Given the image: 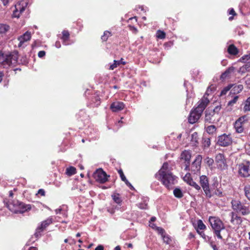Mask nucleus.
Wrapping results in <instances>:
<instances>
[{
	"instance_id": "4d7b16f0",
	"label": "nucleus",
	"mask_w": 250,
	"mask_h": 250,
	"mask_svg": "<svg viewBox=\"0 0 250 250\" xmlns=\"http://www.w3.org/2000/svg\"><path fill=\"white\" fill-rule=\"evenodd\" d=\"M125 183L126 184V185L127 186H128V187H131V188H133V187L132 186V185H131V184L127 181V180L126 179V180L125 181H124Z\"/></svg>"
},
{
	"instance_id": "09e8293b",
	"label": "nucleus",
	"mask_w": 250,
	"mask_h": 250,
	"mask_svg": "<svg viewBox=\"0 0 250 250\" xmlns=\"http://www.w3.org/2000/svg\"><path fill=\"white\" fill-rule=\"evenodd\" d=\"M118 172L120 175L122 180V181L126 180V178H125V175L124 174V173H123V171H122V169L119 170L118 171Z\"/></svg>"
},
{
	"instance_id": "9b49d317",
	"label": "nucleus",
	"mask_w": 250,
	"mask_h": 250,
	"mask_svg": "<svg viewBox=\"0 0 250 250\" xmlns=\"http://www.w3.org/2000/svg\"><path fill=\"white\" fill-rule=\"evenodd\" d=\"M53 220L51 217H49L46 220L42 221L41 225L37 228L36 232L35 233V235H36V237L40 236L41 235L40 232L42 231L46 227L51 224Z\"/></svg>"
},
{
	"instance_id": "de8ad7c7",
	"label": "nucleus",
	"mask_w": 250,
	"mask_h": 250,
	"mask_svg": "<svg viewBox=\"0 0 250 250\" xmlns=\"http://www.w3.org/2000/svg\"><path fill=\"white\" fill-rule=\"evenodd\" d=\"M112 198L114 200V201L117 204H119L121 202V199L117 195L112 196Z\"/></svg>"
},
{
	"instance_id": "ea45409f",
	"label": "nucleus",
	"mask_w": 250,
	"mask_h": 250,
	"mask_svg": "<svg viewBox=\"0 0 250 250\" xmlns=\"http://www.w3.org/2000/svg\"><path fill=\"white\" fill-rule=\"evenodd\" d=\"M190 186L194 187L197 190H200V186L196 184L195 182H194L193 180L192 181H190V183L189 184Z\"/></svg>"
},
{
	"instance_id": "e2e57ef3",
	"label": "nucleus",
	"mask_w": 250,
	"mask_h": 250,
	"mask_svg": "<svg viewBox=\"0 0 250 250\" xmlns=\"http://www.w3.org/2000/svg\"><path fill=\"white\" fill-rule=\"evenodd\" d=\"M56 46L57 47V48H59L61 47V45L60 44L59 42H56V44H55Z\"/></svg>"
},
{
	"instance_id": "58836bf2",
	"label": "nucleus",
	"mask_w": 250,
	"mask_h": 250,
	"mask_svg": "<svg viewBox=\"0 0 250 250\" xmlns=\"http://www.w3.org/2000/svg\"><path fill=\"white\" fill-rule=\"evenodd\" d=\"M164 242L167 244H169L170 239L169 237L166 235V233L162 236Z\"/></svg>"
},
{
	"instance_id": "7c9ffc66",
	"label": "nucleus",
	"mask_w": 250,
	"mask_h": 250,
	"mask_svg": "<svg viewBox=\"0 0 250 250\" xmlns=\"http://www.w3.org/2000/svg\"><path fill=\"white\" fill-rule=\"evenodd\" d=\"M216 131V127L214 125H210L207 128V131L209 134H213Z\"/></svg>"
},
{
	"instance_id": "79ce46f5",
	"label": "nucleus",
	"mask_w": 250,
	"mask_h": 250,
	"mask_svg": "<svg viewBox=\"0 0 250 250\" xmlns=\"http://www.w3.org/2000/svg\"><path fill=\"white\" fill-rule=\"evenodd\" d=\"M206 163L208 164V165L210 167L212 165V164L214 163V160L212 158H207L206 159Z\"/></svg>"
},
{
	"instance_id": "b1692460",
	"label": "nucleus",
	"mask_w": 250,
	"mask_h": 250,
	"mask_svg": "<svg viewBox=\"0 0 250 250\" xmlns=\"http://www.w3.org/2000/svg\"><path fill=\"white\" fill-rule=\"evenodd\" d=\"M173 194L174 195L178 198H181L183 196L182 190L179 188H176L173 190Z\"/></svg>"
},
{
	"instance_id": "6e6552de",
	"label": "nucleus",
	"mask_w": 250,
	"mask_h": 250,
	"mask_svg": "<svg viewBox=\"0 0 250 250\" xmlns=\"http://www.w3.org/2000/svg\"><path fill=\"white\" fill-rule=\"evenodd\" d=\"M27 1L26 0L21 1L15 6V10L13 11V16L15 18H19L20 14H21L27 6Z\"/></svg>"
},
{
	"instance_id": "f257e3e1",
	"label": "nucleus",
	"mask_w": 250,
	"mask_h": 250,
	"mask_svg": "<svg viewBox=\"0 0 250 250\" xmlns=\"http://www.w3.org/2000/svg\"><path fill=\"white\" fill-rule=\"evenodd\" d=\"M156 176L168 189L172 188L176 181V177L170 171L167 163L163 164L161 168L156 174Z\"/></svg>"
},
{
	"instance_id": "f03ea898",
	"label": "nucleus",
	"mask_w": 250,
	"mask_h": 250,
	"mask_svg": "<svg viewBox=\"0 0 250 250\" xmlns=\"http://www.w3.org/2000/svg\"><path fill=\"white\" fill-rule=\"evenodd\" d=\"M209 103V100L204 97L199 102V104L194 110H191L188 117V122L190 124H194L197 122L200 118L204 110Z\"/></svg>"
},
{
	"instance_id": "393cba45",
	"label": "nucleus",
	"mask_w": 250,
	"mask_h": 250,
	"mask_svg": "<svg viewBox=\"0 0 250 250\" xmlns=\"http://www.w3.org/2000/svg\"><path fill=\"white\" fill-rule=\"evenodd\" d=\"M9 29V26L4 24H0V33H5Z\"/></svg>"
},
{
	"instance_id": "0e129e2a",
	"label": "nucleus",
	"mask_w": 250,
	"mask_h": 250,
	"mask_svg": "<svg viewBox=\"0 0 250 250\" xmlns=\"http://www.w3.org/2000/svg\"><path fill=\"white\" fill-rule=\"evenodd\" d=\"M29 250H38V249L37 248H35V247H30L29 249Z\"/></svg>"
},
{
	"instance_id": "ddd939ff",
	"label": "nucleus",
	"mask_w": 250,
	"mask_h": 250,
	"mask_svg": "<svg viewBox=\"0 0 250 250\" xmlns=\"http://www.w3.org/2000/svg\"><path fill=\"white\" fill-rule=\"evenodd\" d=\"M202 160L201 155H198L196 156L195 160L192 162L190 170L194 173L198 172L201 168V163Z\"/></svg>"
},
{
	"instance_id": "20e7f679",
	"label": "nucleus",
	"mask_w": 250,
	"mask_h": 250,
	"mask_svg": "<svg viewBox=\"0 0 250 250\" xmlns=\"http://www.w3.org/2000/svg\"><path fill=\"white\" fill-rule=\"evenodd\" d=\"M18 55L17 53L9 55H0V67L7 68L15 66L18 62Z\"/></svg>"
},
{
	"instance_id": "774afa93",
	"label": "nucleus",
	"mask_w": 250,
	"mask_h": 250,
	"mask_svg": "<svg viewBox=\"0 0 250 250\" xmlns=\"http://www.w3.org/2000/svg\"><path fill=\"white\" fill-rule=\"evenodd\" d=\"M119 61H120V64L122 63L123 64H125V62L123 61V59H122L121 60H120Z\"/></svg>"
},
{
	"instance_id": "9d476101",
	"label": "nucleus",
	"mask_w": 250,
	"mask_h": 250,
	"mask_svg": "<svg viewBox=\"0 0 250 250\" xmlns=\"http://www.w3.org/2000/svg\"><path fill=\"white\" fill-rule=\"evenodd\" d=\"M95 180L101 183H104L107 181L108 176L102 169H99L94 174Z\"/></svg>"
},
{
	"instance_id": "3c124183",
	"label": "nucleus",
	"mask_w": 250,
	"mask_h": 250,
	"mask_svg": "<svg viewBox=\"0 0 250 250\" xmlns=\"http://www.w3.org/2000/svg\"><path fill=\"white\" fill-rule=\"evenodd\" d=\"M242 59L246 62H250V55H246L242 57Z\"/></svg>"
},
{
	"instance_id": "49530a36",
	"label": "nucleus",
	"mask_w": 250,
	"mask_h": 250,
	"mask_svg": "<svg viewBox=\"0 0 250 250\" xmlns=\"http://www.w3.org/2000/svg\"><path fill=\"white\" fill-rule=\"evenodd\" d=\"M221 108V106H220V105L216 106L213 110H212V111H213V114H214V115H215V113L218 114L219 113Z\"/></svg>"
},
{
	"instance_id": "a878e982",
	"label": "nucleus",
	"mask_w": 250,
	"mask_h": 250,
	"mask_svg": "<svg viewBox=\"0 0 250 250\" xmlns=\"http://www.w3.org/2000/svg\"><path fill=\"white\" fill-rule=\"evenodd\" d=\"M244 191L246 196L250 200V186H246L244 188Z\"/></svg>"
},
{
	"instance_id": "cd10ccee",
	"label": "nucleus",
	"mask_w": 250,
	"mask_h": 250,
	"mask_svg": "<svg viewBox=\"0 0 250 250\" xmlns=\"http://www.w3.org/2000/svg\"><path fill=\"white\" fill-rule=\"evenodd\" d=\"M111 36V34L110 32L108 31H105L104 33V35L102 36L101 39L103 41H106L108 37H109Z\"/></svg>"
},
{
	"instance_id": "37998d69",
	"label": "nucleus",
	"mask_w": 250,
	"mask_h": 250,
	"mask_svg": "<svg viewBox=\"0 0 250 250\" xmlns=\"http://www.w3.org/2000/svg\"><path fill=\"white\" fill-rule=\"evenodd\" d=\"M230 87H229V86H227V87H225L221 92V94H220V95L221 96H223V95H224L225 94H226V93H227V92L229 90Z\"/></svg>"
},
{
	"instance_id": "e433bc0d",
	"label": "nucleus",
	"mask_w": 250,
	"mask_h": 250,
	"mask_svg": "<svg viewBox=\"0 0 250 250\" xmlns=\"http://www.w3.org/2000/svg\"><path fill=\"white\" fill-rule=\"evenodd\" d=\"M238 98H239L238 96H235L232 100L229 102L228 105H230V106L233 105L234 104H235L236 103Z\"/></svg>"
},
{
	"instance_id": "c9c22d12",
	"label": "nucleus",
	"mask_w": 250,
	"mask_h": 250,
	"mask_svg": "<svg viewBox=\"0 0 250 250\" xmlns=\"http://www.w3.org/2000/svg\"><path fill=\"white\" fill-rule=\"evenodd\" d=\"M249 67L250 66L248 64H245L240 68L239 72L242 73H245Z\"/></svg>"
},
{
	"instance_id": "1a4fd4ad",
	"label": "nucleus",
	"mask_w": 250,
	"mask_h": 250,
	"mask_svg": "<svg viewBox=\"0 0 250 250\" xmlns=\"http://www.w3.org/2000/svg\"><path fill=\"white\" fill-rule=\"evenodd\" d=\"M200 183L206 195L208 197H210L211 195L209 188L208 181L207 177L205 175H202L200 176Z\"/></svg>"
},
{
	"instance_id": "f3484780",
	"label": "nucleus",
	"mask_w": 250,
	"mask_h": 250,
	"mask_svg": "<svg viewBox=\"0 0 250 250\" xmlns=\"http://www.w3.org/2000/svg\"><path fill=\"white\" fill-rule=\"evenodd\" d=\"M125 107V104L123 102H115L110 105V109L113 112H118L123 110Z\"/></svg>"
},
{
	"instance_id": "680f3d73",
	"label": "nucleus",
	"mask_w": 250,
	"mask_h": 250,
	"mask_svg": "<svg viewBox=\"0 0 250 250\" xmlns=\"http://www.w3.org/2000/svg\"><path fill=\"white\" fill-rule=\"evenodd\" d=\"M62 211V208H58L55 210V212L56 214L60 213Z\"/></svg>"
},
{
	"instance_id": "c03bdc74",
	"label": "nucleus",
	"mask_w": 250,
	"mask_h": 250,
	"mask_svg": "<svg viewBox=\"0 0 250 250\" xmlns=\"http://www.w3.org/2000/svg\"><path fill=\"white\" fill-rule=\"evenodd\" d=\"M197 231L205 240H209L210 238L208 236H206L203 231H199V230H197Z\"/></svg>"
},
{
	"instance_id": "a18cd8bd",
	"label": "nucleus",
	"mask_w": 250,
	"mask_h": 250,
	"mask_svg": "<svg viewBox=\"0 0 250 250\" xmlns=\"http://www.w3.org/2000/svg\"><path fill=\"white\" fill-rule=\"evenodd\" d=\"M69 36V32L67 31H63L62 32V38L64 40H67Z\"/></svg>"
},
{
	"instance_id": "423d86ee",
	"label": "nucleus",
	"mask_w": 250,
	"mask_h": 250,
	"mask_svg": "<svg viewBox=\"0 0 250 250\" xmlns=\"http://www.w3.org/2000/svg\"><path fill=\"white\" fill-rule=\"evenodd\" d=\"M239 174L243 177H247L250 176V161L243 159L238 164Z\"/></svg>"
},
{
	"instance_id": "a19ab883",
	"label": "nucleus",
	"mask_w": 250,
	"mask_h": 250,
	"mask_svg": "<svg viewBox=\"0 0 250 250\" xmlns=\"http://www.w3.org/2000/svg\"><path fill=\"white\" fill-rule=\"evenodd\" d=\"M156 230L157 231L159 234L161 235V236L165 233V230L162 228L156 227Z\"/></svg>"
},
{
	"instance_id": "0eeeda50",
	"label": "nucleus",
	"mask_w": 250,
	"mask_h": 250,
	"mask_svg": "<svg viewBox=\"0 0 250 250\" xmlns=\"http://www.w3.org/2000/svg\"><path fill=\"white\" fill-rule=\"evenodd\" d=\"M231 205L234 210L243 215H247L250 213L249 208L244 206L239 201L233 200L231 201Z\"/></svg>"
},
{
	"instance_id": "473e14b6",
	"label": "nucleus",
	"mask_w": 250,
	"mask_h": 250,
	"mask_svg": "<svg viewBox=\"0 0 250 250\" xmlns=\"http://www.w3.org/2000/svg\"><path fill=\"white\" fill-rule=\"evenodd\" d=\"M230 135H226L225 134H223V135H221L219 137V139L218 141H230Z\"/></svg>"
},
{
	"instance_id": "6e6d98bb",
	"label": "nucleus",
	"mask_w": 250,
	"mask_h": 250,
	"mask_svg": "<svg viewBox=\"0 0 250 250\" xmlns=\"http://www.w3.org/2000/svg\"><path fill=\"white\" fill-rule=\"evenodd\" d=\"M211 91L212 88L210 87H209L208 88L206 93L207 95H209Z\"/></svg>"
},
{
	"instance_id": "052dcab7",
	"label": "nucleus",
	"mask_w": 250,
	"mask_h": 250,
	"mask_svg": "<svg viewBox=\"0 0 250 250\" xmlns=\"http://www.w3.org/2000/svg\"><path fill=\"white\" fill-rule=\"evenodd\" d=\"M211 246L212 248V249H213V250H218V249L217 248L216 245L213 244L212 243H211Z\"/></svg>"
},
{
	"instance_id": "c85d7f7f",
	"label": "nucleus",
	"mask_w": 250,
	"mask_h": 250,
	"mask_svg": "<svg viewBox=\"0 0 250 250\" xmlns=\"http://www.w3.org/2000/svg\"><path fill=\"white\" fill-rule=\"evenodd\" d=\"M138 206L141 209H146L147 207V200L146 199L143 202L138 203Z\"/></svg>"
},
{
	"instance_id": "39448f33",
	"label": "nucleus",
	"mask_w": 250,
	"mask_h": 250,
	"mask_svg": "<svg viewBox=\"0 0 250 250\" xmlns=\"http://www.w3.org/2000/svg\"><path fill=\"white\" fill-rule=\"evenodd\" d=\"M7 208L10 210L15 213H23L31 209L30 205H25L18 200H14L8 203Z\"/></svg>"
},
{
	"instance_id": "864d4df0",
	"label": "nucleus",
	"mask_w": 250,
	"mask_h": 250,
	"mask_svg": "<svg viewBox=\"0 0 250 250\" xmlns=\"http://www.w3.org/2000/svg\"><path fill=\"white\" fill-rule=\"evenodd\" d=\"M95 250H104V247L102 245L98 246Z\"/></svg>"
},
{
	"instance_id": "13d9d810",
	"label": "nucleus",
	"mask_w": 250,
	"mask_h": 250,
	"mask_svg": "<svg viewBox=\"0 0 250 250\" xmlns=\"http://www.w3.org/2000/svg\"><path fill=\"white\" fill-rule=\"evenodd\" d=\"M246 83L248 85L249 87L250 88V78H249L246 80Z\"/></svg>"
},
{
	"instance_id": "338daca9",
	"label": "nucleus",
	"mask_w": 250,
	"mask_h": 250,
	"mask_svg": "<svg viewBox=\"0 0 250 250\" xmlns=\"http://www.w3.org/2000/svg\"><path fill=\"white\" fill-rule=\"evenodd\" d=\"M115 250H121V248L119 246H117L115 248Z\"/></svg>"
},
{
	"instance_id": "5701e85b",
	"label": "nucleus",
	"mask_w": 250,
	"mask_h": 250,
	"mask_svg": "<svg viewBox=\"0 0 250 250\" xmlns=\"http://www.w3.org/2000/svg\"><path fill=\"white\" fill-rule=\"evenodd\" d=\"M66 174L68 176H71L76 173V169L73 167H70L66 169Z\"/></svg>"
},
{
	"instance_id": "f8f14e48",
	"label": "nucleus",
	"mask_w": 250,
	"mask_h": 250,
	"mask_svg": "<svg viewBox=\"0 0 250 250\" xmlns=\"http://www.w3.org/2000/svg\"><path fill=\"white\" fill-rule=\"evenodd\" d=\"M191 156V155L190 152L188 150H184L181 154L180 158L181 160L185 161V169L186 170H189V163Z\"/></svg>"
},
{
	"instance_id": "a211bd4d",
	"label": "nucleus",
	"mask_w": 250,
	"mask_h": 250,
	"mask_svg": "<svg viewBox=\"0 0 250 250\" xmlns=\"http://www.w3.org/2000/svg\"><path fill=\"white\" fill-rule=\"evenodd\" d=\"M31 37V33L28 31L25 32L23 35L21 36L18 38V40L20 42L19 44V46H21L22 44L29 40H30Z\"/></svg>"
},
{
	"instance_id": "412c9836",
	"label": "nucleus",
	"mask_w": 250,
	"mask_h": 250,
	"mask_svg": "<svg viewBox=\"0 0 250 250\" xmlns=\"http://www.w3.org/2000/svg\"><path fill=\"white\" fill-rule=\"evenodd\" d=\"M228 52L229 54L235 55L238 54V50L233 44H231L228 48Z\"/></svg>"
},
{
	"instance_id": "8fccbe9b",
	"label": "nucleus",
	"mask_w": 250,
	"mask_h": 250,
	"mask_svg": "<svg viewBox=\"0 0 250 250\" xmlns=\"http://www.w3.org/2000/svg\"><path fill=\"white\" fill-rule=\"evenodd\" d=\"M38 193L39 194H40V195H41L42 196H45V191L43 189H40L38 190Z\"/></svg>"
},
{
	"instance_id": "6ab92c4d",
	"label": "nucleus",
	"mask_w": 250,
	"mask_h": 250,
	"mask_svg": "<svg viewBox=\"0 0 250 250\" xmlns=\"http://www.w3.org/2000/svg\"><path fill=\"white\" fill-rule=\"evenodd\" d=\"M215 115L212 109H208L205 111V121L208 123H211L213 120V117Z\"/></svg>"
},
{
	"instance_id": "603ef678",
	"label": "nucleus",
	"mask_w": 250,
	"mask_h": 250,
	"mask_svg": "<svg viewBox=\"0 0 250 250\" xmlns=\"http://www.w3.org/2000/svg\"><path fill=\"white\" fill-rule=\"evenodd\" d=\"M45 55V51H40L38 53V56L40 57V58H42L43 57V56H44Z\"/></svg>"
},
{
	"instance_id": "c756f323",
	"label": "nucleus",
	"mask_w": 250,
	"mask_h": 250,
	"mask_svg": "<svg viewBox=\"0 0 250 250\" xmlns=\"http://www.w3.org/2000/svg\"><path fill=\"white\" fill-rule=\"evenodd\" d=\"M206 226L204 224L202 220H199L197 222V230H203L206 229Z\"/></svg>"
},
{
	"instance_id": "72a5a7b5",
	"label": "nucleus",
	"mask_w": 250,
	"mask_h": 250,
	"mask_svg": "<svg viewBox=\"0 0 250 250\" xmlns=\"http://www.w3.org/2000/svg\"><path fill=\"white\" fill-rule=\"evenodd\" d=\"M157 37L158 38L163 39H164L166 37V34L164 32L162 31H158L157 33Z\"/></svg>"
},
{
	"instance_id": "aec40b11",
	"label": "nucleus",
	"mask_w": 250,
	"mask_h": 250,
	"mask_svg": "<svg viewBox=\"0 0 250 250\" xmlns=\"http://www.w3.org/2000/svg\"><path fill=\"white\" fill-rule=\"evenodd\" d=\"M235 70V68L233 66L228 68L221 75V79H225L229 77L230 74L233 72Z\"/></svg>"
},
{
	"instance_id": "7ed1b4c3",
	"label": "nucleus",
	"mask_w": 250,
	"mask_h": 250,
	"mask_svg": "<svg viewBox=\"0 0 250 250\" xmlns=\"http://www.w3.org/2000/svg\"><path fill=\"white\" fill-rule=\"evenodd\" d=\"M208 221L214 233L218 239H222L223 237L221 234V231L225 229L224 223L219 218L216 217L210 216Z\"/></svg>"
},
{
	"instance_id": "4be33fe9",
	"label": "nucleus",
	"mask_w": 250,
	"mask_h": 250,
	"mask_svg": "<svg viewBox=\"0 0 250 250\" xmlns=\"http://www.w3.org/2000/svg\"><path fill=\"white\" fill-rule=\"evenodd\" d=\"M243 110L245 112L250 111V97L245 102Z\"/></svg>"
},
{
	"instance_id": "69168bd1",
	"label": "nucleus",
	"mask_w": 250,
	"mask_h": 250,
	"mask_svg": "<svg viewBox=\"0 0 250 250\" xmlns=\"http://www.w3.org/2000/svg\"><path fill=\"white\" fill-rule=\"evenodd\" d=\"M155 220H156V217H151V219H150V221H151V222H154V221H155Z\"/></svg>"
},
{
	"instance_id": "2f4dec72",
	"label": "nucleus",
	"mask_w": 250,
	"mask_h": 250,
	"mask_svg": "<svg viewBox=\"0 0 250 250\" xmlns=\"http://www.w3.org/2000/svg\"><path fill=\"white\" fill-rule=\"evenodd\" d=\"M183 180H184V181L186 182L188 184H189V183H190V181H192L193 180L190 177V173L186 174V175L184 177Z\"/></svg>"
},
{
	"instance_id": "dca6fc26",
	"label": "nucleus",
	"mask_w": 250,
	"mask_h": 250,
	"mask_svg": "<svg viewBox=\"0 0 250 250\" xmlns=\"http://www.w3.org/2000/svg\"><path fill=\"white\" fill-rule=\"evenodd\" d=\"M229 216L230 217V222L234 225L239 226L242 222V219L237 214L234 212H230L229 213Z\"/></svg>"
},
{
	"instance_id": "bb28decb",
	"label": "nucleus",
	"mask_w": 250,
	"mask_h": 250,
	"mask_svg": "<svg viewBox=\"0 0 250 250\" xmlns=\"http://www.w3.org/2000/svg\"><path fill=\"white\" fill-rule=\"evenodd\" d=\"M243 89V86L242 84H239L238 85L235 86L231 91H233L234 93H239L241 92Z\"/></svg>"
},
{
	"instance_id": "5fc2aeb1",
	"label": "nucleus",
	"mask_w": 250,
	"mask_h": 250,
	"mask_svg": "<svg viewBox=\"0 0 250 250\" xmlns=\"http://www.w3.org/2000/svg\"><path fill=\"white\" fill-rule=\"evenodd\" d=\"M229 14L232 15H235V14H236L235 12L234 11V10L233 8L229 10Z\"/></svg>"
},
{
	"instance_id": "2eb2a0df",
	"label": "nucleus",
	"mask_w": 250,
	"mask_h": 250,
	"mask_svg": "<svg viewBox=\"0 0 250 250\" xmlns=\"http://www.w3.org/2000/svg\"><path fill=\"white\" fill-rule=\"evenodd\" d=\"M215 161L219 168L223 169L227 167L226 159L223 154L219 153L216 157Z\"/></svg>"
},
{
	"instance_id": "bf43d9fd",
	"label": "nucleus",
	"mask_w": 250,
	"mask_h": 250,
	"mask_svg": "<svg viewBox=\"0 0 250 250\" xmlns=\"http://www.w3.org/2000/svg\"><path fill=\"white\" fill-rule=\"evenodd\" d=\"M4 5H6L9 1V0H1Z\"/></svg>"
},
{
	"instance_id": "4468645a",
	"label": "nucleus",
	"mask_w": 250,
	"mask_h": 250,
	"mask_svg": "<svg viewBox=\"0 0 250 250\" xmlns=\"http://www.w3.org/2000/svg\"><path fill=\"white\" fill-rule=\"evenodd\" d=\"M246 116H242L235 122L234 126L237 132L241 133L243 131V124L246 120Z\"/></svg>"
},
{
	"instance_id": "f704fd0d",
	"label": "nucleus",
	"mask_w": 250,
	"mask_h": 250,
	"mask_svg": "<svg viewBox=\"0 0 250 250\" xmlns=\"http://www.w3.org/2000/svg\"><path fill=\"white\" fill-rule=\"evenodd\" d=\"M120 64V61H117L116 60L114 61V63L111 64L110 66L109 69L110 70H114L115 68H116L118 65Z\"/></svg>"
},
{
	"instance_id": "4c0bfd02",
	"label": "nucleus",
	"mask_w": 250,
	"mask_h": 250,
	"mask_svg": "<svg viewBox=\"0 0 250 250\" xmlns=\"http://www.w3.org/2000/svg\"><path fill=\"white\" fill-rule=\"evenodd\" d=\"M231 142H217L219 146H227L231 145Z\"/></svg>"
}]
</instances>
